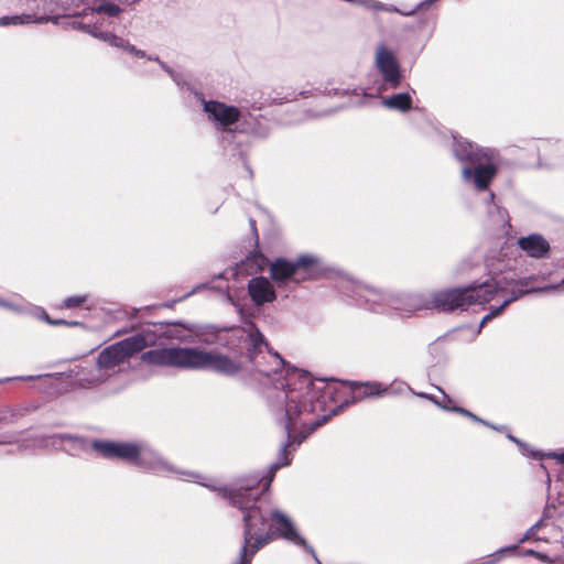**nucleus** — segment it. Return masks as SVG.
I'll use <instances>...</instances> for the list:
<instances>
[{
	"instance_id": "f257e3e1",
	"label": "nucleus",
	"mask_w": 564,
	"mask_h": 564,
	"mask_svg": "<svg viewBox=\"0 0 564 564\" xmlns=\"http://www.w3.org/2000/svg\"><path fill=\"white\" fill-rule=\"evenodd\" d=\"M250 341L249 359L253 369L265 379L274 383L272 395V411L276 421L283 425L288 441L282 445L278 460L271 465V477L264 485L267 488L273 474L281 467L288 466L292 460L291 446H300L302 442L319 427L326 420L313 417L323 411L324 402L318 391L314 389L308 372L295 368H286L283 358L273 351L253 324L248 325Z\"/></svg>"
},
{
	"instance_id": "f03ea898",
	"label": "nucleus",
	"mask_w": 564,
	"mask_h": 564,
	"mask_svg": "<svg viewBox=\"0 0 564 564\" xmlns=\"http://www.w3.org/2000/svg\"><path fill=\"white\" fill-rule=\"evenodd\" d=\"M193 481L217 490L230 505L243 512V545L236 564H251L252 556L274 538H282L295 545L303 546L318 564L315 551L300 535L292 520L280 510L265 511L257 505L258 496L251 491L260 484L259 476L252 475L239 479L230 487H220L206 482L199 475Z\"/></svg>"
},
{
	"instance_id": "7ed1b4c3",
	"label": "nucleus",
	"mask_w": 564,
	"mask_h": 564,
	"mask_svg": "<svg viewBox=\"0 0 564 564\" xmlns=\"http://www.w3.org/2000/svg\"><path fill=\"white\" fill-rule=\"evenodd\" d=\"M513 275V273L509 272L503 275L494 276L481 284H470L466 288L435 292L429 300L414 294V303L409 308L414 311L437 308L443 312H451L465 310L470 305H484L492 300L500 299L501 304L482 317L480 322V327H482L488 321L498 316L510 303L529 292L564 288L563 279L558 285L529 289L530 282L534 280L533 276L514 279Z\"/></svg>"
},
{
	"instance_id": "20e7f679",
	"label": "nucleus",
	"mask_w": 564,
	"mask_h": 564,
	"mask_svg": "<svg viewBox=\"0 0 564 564\" xmlns=\"http://www.w3.org/2000/svg\"><path fill=\"white\" fill-rule=\"evenodd\" d=\"M91 448L104 458L126 460L156 475L167 476L176 474L189 481L199 478V475L196 473L184 471L174 467L145 441L116 442L96 440L93 441Z\"/></svg>"
},
{
	"instance_id": "39448f33",
	"label": "nucleus",
	"mask_w": 564,
	"mask_h": 564,
	"mask_svg": "<svg viewBox=\"0 0 564 564\" xmlns=\"http://www.w3.org/2000/svg\"><path fill=\"white\" fill-rule=\"evenodd\" d=\"M453 153L459 162L473 166L463 167L464 182L479 191L486 189L497 173L496 151L489 148H479L467 139L454 137Z\"/></svg>"
},
{
	"instance_id": "423d86ee",
	"label": "nucleus",
	"mask_w": 564,
	"mask_h": 564,
	"mask_svg": "<svg viewBox=\"0 0 564 564\" xmlns=\"http://www.w3.org/2000/svg\"><path fill=\"white\" fill-rule=\"evenodd\" d=\"M321 260L314 254H301L294 261L279 258L269 268L270 276L278 284L294 285L315 278L319 271Z\"/></svg>"
},
{
	"instance_id": "0eeeda50",
	"label": "nucleus",
	"mask_w": 564,
	"mask_h": 564,
	"mask_svg": "<svg viewBox=\"0 0 564 564\" xmlns=\"http://www.w3.org/2000/svg\"><path fill=\"white\" fill-rule=\"evenodd\" d=\"M155 343L156 335L151 330H143L106 347L99 352L97 361L101 369H106L113 375L119 365L144 348L154 346Z\"/></svg>"
},
{
	"instance_id": "6e6552de",
	"label": "nucleus",
	"mask_w": 564,
	"mask_h": 564,
	"mask_svg": "<svg viewBox=\"0 0 564 564\" xmlns=\"http://www.w3.org/2000/svg\"><path fill=\"white\" fill-rule=\"evenodd\" d=\"M203 110L214 127L223 132L239 130L240 132H253L249 120L243 112L232 105L217 100H203Z\"/></svg>"
},
{
	"instance_id": "1a4fd4ad",
	"label": "nucleus",
	"mask_w": 564,
	"mask_h": 564,
	"mask_svg": "<svg viewBox=\"0 0 564 564\" xmlns=\"http://www.w3.org/2000/svg\"><path fill=\"white\" fill-rule=\"evenodd\" d=\"M358 301L378 313H384L389 308L394 311L412 312L409 307L414 303L413 295L392 294L372 286L357 284L354 290Z\"/></svg>"
},
{
	"instance_id": "9d476101",
	"label": "nucleus",
	"mask_w": 564,
	"mask_h": 564,
	"mask_svg": "<svg viewBox=\"0 0 564 564\" xmlns=\"http://www.w3.org/2000/svg\"><path fill=\"white\" fill-rule=\"evenodd\" d=\"M193 347H162L144 351L141 361L158 367L191 369Z\"/></svg>"
},
{
	"instance_id": "9b49d317",
	"label": "nucleus",
	"mask_w": 564,
	"mask_h": 564,
	"mask_svg": "<svg viewBox=\"0 0 564 564\" xmlns=\"http://www.w3.org/2000/svg\"><path fill=\"white\" fill-rule=\"evenodd\" d=\"M191 369H212L226 376H232L239 372L241 367L225 355L193 347Z\"/></svg>"
},
{
	"instance_id": "f8f14e48",
	"label": "nucleus",
	"mask_w": 564,
	"mask_h": 564,
	"mask_svg": "<svg viewBox=\"0 0 564 564\" xmlns=\"http://www.w3.org/2000/svg\"><path fill=\"white\" fill-rule=\"evenodd\" d=\"M376 67L390 88H397L401 83V70L393 52L381 45L376 51Z\"/></svg>"
},
{
	"instance_id": "ddd939ff",
	"label": "nucleus",
	"mask_w": 564,
	"mask_h": 564,
	"mask_svg": "<svg viewBox=\"0 0 564 564\" xmlns=\"http://www.w3.org/2000/svg\"><path fill=\"white\" fill-rule=\"evenodd\" d=\"M248 293L258 306L272 303L276 299L272 283L264 276L252 278L248 283Z\"/></svg>"
},
{
	"instance_id": "4468645a",
	"label": "nucleus",
	"mask_w": 564,
	"mask_h": 564,
	"mask_svg": "<svg viewBox=\"0 0 564 564\" xmlns=\"http://www.w3.org/2000/svg\"><path fill=\"white\" fill-rule=\"evenodd\" d=\"M517 243L527 256L535 259L545 257L550 251L549 241L539 234L521 237L518 239Z\"/></svg>"
},
{
	"instance_id": "2eb2a0df",
	"label": "nucleus",
	"mask_w": 564,
	"mask_h": 564,
	"mask_svg": "<svg viewBox=\"0 0 564 564\" xmlns=\"http://www.w3.org/2000/svg\"><path fill=\"white\" fill-rule=\"evenodd\" d=\"M78 370L74 371L78 384L83 388H91L105 382L112 375L106 369H101L98 361L90 369L84 367H76Z\"/></svg>"
},
{
	"instance_id": "dca6fc26",
	"label": "nucleus",
	"mask_w": 564,
	"mask_h": 564,
	"mask_svg": "<svg viewBox=\"0 0 564 564\" xmlns=\"http://www.w3.org/2000/svg\"><path fill=\"white\" fill-rule=\"evenodd\" d=\"M352 392L354 400H361L368 397H380L388 391V387H383L380 382H348Z\"/></svg>"
},
{
	"instance_id": "f3484780",
	"label": "nucleus",
	"mask_w": 564,
	"mask_h": 564,
	"mask_svg": "<svg viewBox=\"0 0 564 564\" xmlns=\"http://www.w3.org/2000/svg\"><path fill=\"white\" fill-rule=\"evenodd\" d=\"M48 440H51L53 446L61 447L70 454H75L86 447L84 438L72 434H55L50 436Z\"/></svg>"
},
{
	"instance_id": "a211bd4d",
	"label": "nucleus",
	"mask_w": 564,
	"mask_h": 564,
	"mask_svg": "<svg viewBox=\"0 0 564 564\" xmlns=\"http://www.w3.org/2000/svg\"><path fill=\"white\" fill-rule=\"evenodd\" d=\"M412 101L410 93H399L382 98L381 104L388 109L406 112L412 108Z\"/></svg>"
},
{
	"instance_id": "6ab92c4d",
	"label": "nucleus",
	"mask_w": 564,
	"mask_h": 564,
	"mask_svg": "<svg viewBox=\"0 0 564 564\" xmlns=\"http://www.w3.org/2000/svg\"><path fill=\"white\" fill-rule=\"evenodd\" d=\"M59 19H61V15H56V17H40V18H34L31 14L13 15V17L0 18V25H9V24L17 25V24L31 23V22L44 23V22H47V21H52L53 23L57 24Z\"/></svg>"
},
{
	"instance_id": "aec40b11",
	"label": "nucleus",
	"mask_w": 564,
	"mask_h": 564,
	"mask_svg": "<svg viewBox=\"0 0 564 564\" xmlns=\"http://www.w3.org/2000/svg\"><path fill=\"white\" fill-rule=\"evenodd\" d=\"M121 12H122V9L119 6L111 3V2H106V3L99 4L96 8H88L86 10H84L83 12H80L79 15L82 18H88V17H94L95 14L104 13L108 17H118Z\"/></svg>"
},
{
	"instance_id": "412c9836",
	"label": "nucleus",
	"mask_w": 564,
	"mask_h": 564,
	"mask_svg": "<svg viewBox=\"0 0 564 564\" xmlns=\"http://www.w3.org/2000/svg\"><path fill=\"white\" fill-rule=\"evenodd\" d=\"M72 2L73 0H44L43 10L50 13L61 10L64 12V15L80 17V13L70 12Z\"/></svg>"
},
{
	"instance_id": "4be33fe9",
	"label": "nucleus",
	"mask_w": 564,
	"mask_h": 564,
	"mask_svg": "<svg viewBox=\"0 0 564 564\" xmlns=\"http://www.w3.org/2000/svg\"><path fill=\"white\" fill-rule=\"evenodd\" d=\"M99 40L110 44L111 46L122 48L133 55H135V52L138 50L134 45L130 44L127 40L116 35L111 32H108V31L106 34H99Z\"/></svg>"
},
{
	"instance_id": "5701e85b",
	"label": "nucleus",
	"mask_w": 564,
	"mask_h": 564,
	"mask_svg": "<svg viewBox=\"0 0 564 564\" xmlns=\"http://www.w3.org/2000/svg\"><path fill=\"white\" fill-rule=\"evenodd\" d=\"M70 25L74 29L84 31L98 40H99V34L107 33V31H100V26L98 23L80 22V21L74 20V21H72Z\"/></svg>"
},
{
	"instance_id": "b1692460",
	"label": "nucleus",
	"mask_w": 564,
	"mask_h": 564,
	"mask_svg": "<svg viewBox=\"0 0 564 564\" xmlns=\"http://www.w3.org/2000/svg\"><path fill=\"white\" fill-rule=\"evenodd\" d=\"M87 300L86 295H75L68 296L63 301L62 307L64 308H74L80 306Z\"/></svg>"
},
{
	"instance_id": "393cba45",
	"label": "nucleus",
	"mask_w": 564,
	"mask_h": 564,
	"mask_svg": "<svg viewBox=\"0 0 564 564\" xmlns=\"http://www.w3.org/2000/svg\"><path fill=\"white\" fill-rule=\"evenodd\" d=\"M508 438L519 446L520 452L522 453V455L529 456V457H534V458L541 457L540 454H538L534 451L530 449L527 444H524L523 442H521L517 437L512 436L511 434H508Z\"/></svg>"
},
{
	"instance_id": "a878e982",
	"label": "nucleus",
	"mask_w": 564,
	"mask_h": 564,
	"mask_svg": "<svg viewBox=\"0 0 564 564\" xmlns=\"http://www.w3.org/2000/svg\"><path fill=\"white\" fill-rule=\"evenodd\" d=\"M162 336L170 339H177L181 341H192L191 337L183 335L181 332L169 328L162 333Z\"/></svg>"
},
{
	"instance_id": "bb28decb",
	"label": "nucleus",
	"mask_w": 564,
	"mask_h": 564,
	"mask_svg": "<svg viewBox=\"0 0 564 564\" xmlns=\"http://www.w3.org/2000/svg\"><path fill=\"white\" fill-rule=\"evenodd\" d=\"M321 91L326 96H346L349 94L348 89L333 87L330 83L327 84Z\"/></svg>"
},
{
	"instance_id": "cd10ccee",
	"label": "nucleus",
	"mask_w": 564,
	"mask_h": 564,
	"mask_svg": "<svg viewBox=\"0 0 564 564\" xmlns=\"http://www.w3.org/2000/svg\"><path fill=\"white\" fill-rule=\"evenodd\" d=\"M148 58H149L150 61L158 62V63L160 64V66H161V67H162L166 73H169V74H170V76L173 78V80H174L175 83H177V84H178V76H177V74H176L174 70H172V69H171V68H170L165 63H163L162 61H160V58H159V57H151V56H149Z\"/></svg>"
},
{
	"instance_id": "c85d7f7f",
	"label": "nucleus",
	"mask_w": 564,
	"mask_h": 564,
	"mask_svg": "<svg viewBox=\"0 0 564 564\" xmlns=\"http://www.w3.org/2000/svg\"><path fill=\"white\" fill-rule=\"evenodd\" d=\"M452 403H453L452 399L448 395H446V394H443L442 400L437 399L435 401V404L438 408H441L443 410H446V411H452V408L454 406V405H452Z\"/></svg>"
},
{
	"instance_id": "c756f323",
	"label": "nucleus",
	"mask_w": 564,
	"mask_h": 564,
	"mask_svg": "<svg viewBox=\"0 0 564 564\" xmlns=\"http://www.w3.org/2000/svg\"><path fill=\"white\" fill-rule=\"evenodd\" d=\"M34 316L46 322L50 325L53 324V319L48 316V314L43 308H39V307L35 308Z\"/></svg>"
},
{
	"instance_id": "7c9ffc66",
	"label": "nucleus",
	"mask_w": 564,
	"mask_h": 564,
	"mask_svg": "<svg viewBox=\"0 0 564 564\" xmlns=\"http://www.w3.org/2000/svg\"><path fill=\"white\" fill-rule=\"evenodd\" d=\"M0 306L13 312H22L21 307L14 303L0 299Z\"/></svg>"
},
{
	"instance_id": "2f4dec72",
	"label": "nucleus",
	"mask_w": 564,
	"mask_h": 564,
	"mask_svg": "<svg viewBox=\"0 0 564 564\" xmlns=\"http://www.w3.org/2000/svg\"><path fill=\"white\" fill-rule=\"evenodd\" d=\"M468 417H469V419H471V420H473V421H475V422H478V423H481V424H484V425L490 426L491 429L497 430V431H503V430H506V427H505V426H495V425L489 424L488 422H486V421L481 420L480 417H478V416H477V415H475L474 413H473V416H468Z\"/></svg>"
},
{
	"instance_id": "473e14b6",
	"label": "nucleus",
	"mask_w": 564,
	"mask_h": 564,
	"mask_svg": "<svg viewBox=\"0 0 564 564\" xmlns=\"http://www.w3.org/2000/svg\"><path fill=\"white\" fill-rule=\"evenodd\" d=\"M546 457H550V458H553L555 459L556 462L561 463L562 465H564V449L561 451V452H552V453H549L545 455Z\"/></svg>"
},
{
	"instance_id": "72a5a7b5",
	"label": "nucleus",
	"mask_w": 564,
	"mask_h": 564,
	"mask_svg": "<svg viewBox=\"0 0 564 564\" xmlns=\"http://www.w3.org/2000/svg\"><path fill=\"white\" fill-rule=\"evenodd\" d=\"M452 411L456 412V413H459V414H462L464 416H467V417L468 416H473V413L470 411H468V410H466L464 408H460V406H453Z\"/></svg>"
},
{
	"instance_id": "f704fd0d",
	"label": "nucleus",
	"mask_w": 564,
	"mask_h": 564,
	"mask_svg": "<svg viewBox=\"0 0 564 564\" xmlns=\"http://www.w3.org/2000/svg\"><path fill=\"white\" fill-rule=\"evenodd\" d=\"M415 394L417 397H420V398H424V399H427V400L432 401L434 404H435V401L437 400L432 394H427V393H423V392H419V393H415Z\"/></svg>"
},
{
	"instance_id": "c9c22d12",
	"label": "nucleus",
	"mask_w": 564,
	"mask_h": 564,
	"mask_svg": "<svg viewBox=\"0 0 564 564\" xmlns=\"http://www.w3.org/2000/svg\"><path fill=\"white\" fill-rule=\"evenodd\" d=\"M527 554L535 555V556H538L539 558H541L542 561H547V556H546V555L541 554V553H538V552L532 551V550L528 551V552H527Z\"/></svg>"
},
{
	"instance_id": "e433bc0d",
	"label": "nucleus",
	"mask_w": 564,
	"mask_h": 564,
	"mask_svg": "<svg viewBox=\"0 0 564 564\" xmlns=\"http://www.w3.org/2000/svg\"><path fill=\"white\" fill-rule=\"evenodd\" d=\"M174 325L182 326L184 329L189 330V332L194 330V325H192V324L175 323Z\"/></svg>"
},
{
	"instance_id": "4c0bfd02",
	"label": "nucleus",
	"mask_w": 564,
	"mask_h": 564,
	"mask_svg": "<svg viewBox=\"0 0 564 564\" xmlns=\"http://www.w3.org/2000/svg\"><path fill=\"white\" fill-rule=\"evenodd\" d=\"M54 326H57V325H66V321L65 319H53V324Z\"/></svg>"
},
{
	"instance_id": "58836bf2",
	"label": "nucleus",
	"mask_w": 564,
	"mask_h": 564,
	"mask_svg": "<svg viewBox=\"0 0 564 564\" xmlns=\"http://www.w3.org/2000/svg\"><path fill=\"white\" fill-rule=\"evenodd\" d=\"M135 56H138V57H145V52L138 48L137 52H135Z\"/></svg>"
},
{
	"instance_id": "ea45409f",
	"label": "nucleus",
	"mask_w": 564,
	"mask_h": 564,
	"mask_svg": "<svg viewBox=\"0 0 564 564\" xmlns=\"http://www.w3.org/2000/svg\"><path fill=\"white\" fill-rule=\"evenodd\" d=\"M78 325H80V323H79V322H76V321H74V322H67V321H66V326L74 327V326H78Z\"/></svg>"
},
{
	"instance_id": "a19ab883",
	"label": "nucleus",
	"mask_w": 564,
	"mask_h": 564,
	"mask_svg": "<svg viewBox=\"0 0 564 564\" xmlns=\"http://www.w3.org/2000/svg\"><path fill=\"white\" fill-rule=\"evenodd\" d=\"M93 23H98V24H99V26H100V31H102L104 21L96 20V21H94Z\"/></svg>"
},
{
	"instance_id": "79ce46f5",
	"label": "nucleus",
	"mask_w": 564,
	"mask_h": 564,
	"mask_svg": "<svg viewBox=\"0 0 564 564\" xmlns=\"http://www.w3.org/2000/svg\"><path fill=\"white\" fill-rule=\"evenodd\" d=\"M2 421V416H0V422ZM6 443H9V441L7 440H0V444H6Z\"/></svg>"
},
{
	"instance_id": "37998d69",
	"label": "nucleus",
	"mask_w": 564,
	"mask_h": 564,
	"mask_svg": "<svg viewBox=\"0 0 564 564\" xmlns=\"http://www.w3.org/2000/svg\"><path fill=\"white\" fill-rule=\"evenodd\" d=\"M34 378H35V377L30 376V377H26L25 379L31 380V379H34ZM20 379H23V378L21 377Z\"/></svg>"
},
{
	"instance_id": "c03bdc74",
	"label": "nucleus",
	"mask_w": 564,
	"mask_h": 564,
	"mask_svg": "<svg viewBox=\"0 0 564 564\" xmlns=\"http://www.w3.org/2000/svg\"><path fill=\"white\" fill-rule=\"evenodd\" d=\"M250 223H251V226H252L253 230H256L254 221H253V220H251Z\"/></svg>"
}]
</instances>
